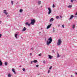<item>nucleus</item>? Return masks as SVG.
<instances>
[{"label":"nucleus","instance_id":"864d4df0","mask_svg":"<svg viewBox=\"0 0 77 77\" xmlns=\"http://www.w3.org/2000/svg\"><path fill=\"white\" fill-rule=\"evenodd\" d=\"M53 29H54V28H53Z\"/></svg>","mask_w":77,"mask_h":77},{"label":"nucleus","instance_id":"c756f323","mask_svg":"<svg viewBox=\"0 0 77 77\" xmlns=\"http://www.w3.org/2000/svg\"><path fill=\"white\" fill-rule=\"evenodd\" d=\"M51 68H52V66H51L50 67V68H49V69H51Z\"/></svg>","mask_w":77,"mask_h":77},{"label":"nucleus","instance_id":"9d476101","mask_svg":"<svg viewBox=\"0 0 77 77\" xmlns=\"http://www.w3.org/2000/svg\"><path fill=\"white\" fill-rule=\"evenodd\" d=\"M12 71L13 72H14V74H16V72H15V71L14 69H12Z\"/></svg>","mask_w":77,"mask_h":77},{"label":"nucleus","instance_id":"412c9836","mask_svg":"<svg viewBox=\"0 0 77 77\" xmlns=\"http://www.w3.org/2000/svg\"><path fill=\"white\" fill-rule=\"evenodd\" d=\"M23 12V9H20V12Z\"/></svg>","mask_w":77,"mask_h":77},{"label":"nucleus","instance_id":"37998d69","mask_svg":"<svg viewBox=\"0 0 77 77\" xmlns=\"http://www.w3.org/2000/svg\"><path fill=\"white\" fill-rule=\"evenodd\" d=\"M60 18H62V16H60Z\"/></svg>","mask_w":77,"mask_h":77},{"label":"nucleus","instance_id":"0eeeda50","mask_svg":"<svg viewBox=\"0 0 77 77\" xmlns=\"http://www.w3.org/2000/svg\"><path fill=\"white\" fill-rule=\"evenodd\" d=\"M30 23L29 24V23H28V22H26L25 23L26 26H28L29 27L30 26Z\"/></svg>","mask_w":77,"mask_h":77},{"label":"nucleus","instance_id":"c03bdc74","mask_svg":"<svg viewBox=\"0 0 77 77\" xmlns=\"http://www.w3.org/2000/svg\"><path fill=\"white\" fill-rule=\"evenodd\" d=\"M75 74H76V75H77V72H75Z\"/></svg>","mask_w":77,"mask_h":77},{"label":"nucleus","instance_id":"6e6552de","mask_svg":"<svg viewBox=\"0 0 77 77\" xmlns=\"http://www.w3.org/2000/svg\"><path fill=\"white\" fill-rule=\"evenodd\" d=\"M73 17H74V15H72L71 16L70 18L69 19V20H71L72 18H73Z\"/></svg>","mask_w":77,"mask_h":77},{"label":"nucleus","instance_id":"4468645a","mask_svg":"<svg viewBox=\"0 0 77 77\" xmlns=\"http://www.w3.org/2000/svg\"><path fill=\"white\" fill-rule=\"evenodd\" d=\"M8 77H11V74L9 73L8 75Z\"/></svg>","mask_w":77,"mask_h":77},{"label":"nucleus","instance_id":"f8f14e48","mask_svg":"<svg viewBox=\"0 0 77 77\" xmlns=\"http://www.w3.org/2000/svg\"><path fill=\"white\" fill-rule=\"evenodd\" d=\"M18 36V35L17 34H15L14 36L15 38H16V39H17L18 37H17V36Z\"/></svg>","mask_w":77,"mask_h":77},{"label":"nucleus","instance_id":"7c9ffc66","mask_svg":"<svg viewBox=\"0 0 77 77\" xmlns=\"http://www.w3.org/2000/svg\"><path fill=\"white\" fill-rule=\"evenodd\" d=\"M43 63L44 64L45 63V60L43 61Z\"/></svg>","mask_w":77,"mask_h":77},{"label":"nucleus","instance_id":"3c124183","mask_svg":"<svg viewBox=\"0 0 77 77\" xmlns=\"http://www.w3.org/2000/svg\"><path fill=\"white\" fill-rule=\"evenodd\" d=\"M39 33H41V32H39Z\"/></svg>","mask_w":77,"mask_h":77},{"label":"nucleus","instance_id":"2f4dec72","mask_svg":"<svg viewBox=\"0 0 77 77\" xmlns=\"http://www.w3.org/2000/svg\"><path fill=\"white\" fill-rule=\"evenodd\" d=\"M10 17V16L9 15H7V17L9 18Z\"/></svg>","mask_w":77,"mask_h":77},{"label":"nucleus","instance_id":"aec40b11","mask_svg":"<svg viewBox=\"0 0 77 77\" xmlns=\"http://www.w3.org/2000/svg\"><path fill=\"white\" fill-rule=\"evenodd\" d=\"M60 57V55H59V53H57V57Z\"/></svg>","mask_w":77,"mask_h":77},{"label":"nucleus","instance_id":"f257e3e1","mask_svg":"<svg viewBox=\"0 0 77 77\" xmlns=\"http://www.w3.org/2000/svg\"><path fill=\"white\" fill-rule=\"evenodd\" d=\"M53 40V39H52V38H51V37H49V38L48 39V40L47 41V43L46 44L47 45H49L51 43V42H52V40Z\"/></svg>","mask_w":77,"mask_h":77},{"label":"nucleus","instance_id":"a878e982","mask_svg":"<svg viewBox=\"0 0 77 77\" xmlns=\"http://www.w3.org/2000/svg\"><path fill=\"white\" fill-rule=\"evenodd\" d=\"M22 70L23 71H24H24H25V68H23L22 69Z\"/></svg>","mask_w":77,"mask_h":77},{"label":"nucleus","instance_id":"09e8293b","mask_svg":"<svg viewBox=\"0 0 77 77\" xmlns=\"http://www.w3.org/2000/svg\"><path fill=\"white\" fill-rule=\"evenodd\" d=\"M73 76H72V75H71V77H72Z\"/></svg>","mask_w":77,"mask_h":77},{"label":"nucleus","instance_id":"5701e85b","mask_svg":"<svg viewBox=\"0 0 77 77\" xmlns=\"http://www.w3.org/2000/svg\"><path fill=\"white\" fill-rule=\"evenodd\" d=\"M11 3L12 5H13V4H14V1H11Z\"/></svg>","mask_w":77,"mask_h":77},{"label":"nucleus","instance_id":"4d7b16f0","mask_svg":"<svg viewBox=\"0 0 77 77\" xmlns=\"http://www.w3.org/2000/svg\"><path fill=\"white\" fill-rule=\"evenodd\" d=\"M38 75H39V74H38Z\"/></svg>","mask_w":77,"mask_h":77},{"label":"nucleus","instance_id":"423d86ee","mask_svg":"<svg viewBox=\"0 0 77 77\" xmlns=\"http://www.w3.org/2000/svg\"><path fill=\"white\" fill-rule=\"evenodd\" d=\"M4 13L5 14V15H8V12H6V10H4Z\"/></svg>","mask_w":77,"mask_h":77},{"label":"nucleus","instance_id":"b1692460","mask_svg":"<svg viewBox=\"0 0 77 77\" xmlns=\"http://www.w3.org/2000/svg\"><path fill=\"white\" fill-rule=\"evenodd\" d=\"M34 50V48H33V47L31 48V50Z\"/></svg>","mask_w":77,"mask_h":77},{"label":"nucleus","instance_id":"8fccbe9b","mask_svg":"<svg viewBox=\"0 0 77 77\" xmlns=\"http://www.w3.org/2000/svg\"><path fill=\"white\" fill-rule=\"evenodd\" d=\"M2 21H0V23H2Z\"/></svg>","mask_w":77,"mask_h":77},{"label":"nucleus","instance_id":"e433bc0d","mask_svg":"<svg viewBox=\"0 0 77 77\" xmlns=\"http://www.w3.org/2000/svg\"><path fill=\"white\" fill-rule=\"evenodd\" d=\"M23 29H26V28L25 27H24L23 28Z\"/></svg>","mask_w":77,"mask_h":77},{"label":"nucleus","instance_id":"72a5a7b5","mask_svg":"<svg viewBox=\"0 0 77 77\" xmlns=\"http://www.w3.org/2000/svg\"><path fill=\"white\" fill-rule=\"evenodd\" d=\"M62 26L63 28H64V25H62Z\"/></svg>","mask_w":77,"mask_h":77},{"label":"nucleus","instance_id":"7ed1b4c3","mask_svg":"<svg viewBox=\"0 0 77 77\" xmlns=\"http://www.w3.org/2000/svg\"><path fill=\"white\" fill-rule=\"evenodd\" d=\"M36 20L35 19H32L31 20V22L30 23L32 25H34V24L35 23V22Z\"/></svg>","mask_w":77,"mask_h":77},{"label":"nucleus","instance_id":"9b49d317","mask_svg":"<svg viewBox=\"0 0 77 77\" xmlns=\"http://www.w3.org/2000/svg\"><path fill=\"white\" fill-rule=\"evenodd\" d=\"M48 57L49 59H52V57H53L52 56H51L50 55H48Z\"/></svg>","mask_w":77,"mask_h":77},{"label":"nucleus","instance_id":"c9c22d12","mask_svg":"<svg viewBox=\"0 0 77 77\" xmlns=\"http://www.w3.org/2000/svg\"><path fill=\"white\" fill-rule=\"evenodd\" d=\"M38 66H39L38 65H36V67H38Z\"/></svg>","mask_w":77,"mask_h":77},{"label":"nucleus","instance_id":"39448f33","mask_svg":"<svg viewBox=\"0 0 77 77\" xmlns=\"http://www.w3.org/2000/svg\"><path fill=\"white\" fill-rule=\"evenodd\" d=\"M52 25V24L51 23L50 25H48L47 27V29H49L50 27H51V26Z\"/></svg>","mask_w":77,"mask_h":77},{"label":"nucleus","instance_id":"f704fd0d","mask_svg":"<svg viewBox=\"0 0 77 77\" xmlns=\"http://www.w3.org/2000/svg\"><path fill=\"white\" fill-rule=\"evenodd\" d=\"M2 36V35L1 34H0V38H1Z\"/></svg>","mask_w":77,"mask_h":77},{"label":"nucleus","instance_id":"1a4fd4ad","mask_svg":"<svg viewBox=\"0 0 77 77\" xmlns=\"http://www.w3.org/2000/svg\"><path fill=\"white\" fill-rule=\"evenodd\" d=\"M54 20V19H53V18H52L50 19V22L51 23V22H52V21H53Z\"/></svg>","mask_w":77,"mask_h":77},{"label":"nucleus","instance_id":"603ef678","mask_svg":"<svg viewBox=\"0 0 77 77\" xmlns=\"http://www.w3.org/2000/svg\"><path fill=\"white\" fill-rule=\"evenodd\" d=\"M42 6H41V8H42Z\"/></svg>","mask_w":77,"mask_h":77},{"label":"nucleus","instance_id":"49530a36","mask_svg":"<svg viewBox=\"0 0 77 77\" xmlns=\"http://www.w3.org/2000/svg\"><path fill=\"white\" fill-rule=\"evenodd\" d=\"M19 67L20 68H21V66H19Z\"/></svg>","mask_w":77,"mask_h":77},{"label":"nucleus","instance_id":"dca6fc26","mask_svg":"<svg viewBox=\"0 0 77 77\" xmlns=\"http://www.w3.org/2000/svg\"><path fill=\"white\" fill-rule=\"evenodd\" d=\"M41 3V1H38V5H40Z\"/></svg>","mask_w":77,"mask_h":77},{"label":"nucleus","instance_id":"a18cd8bd","mask_svg":"<svg viewBox=\"0 0 77 77\" xmlns=\"http://www.w3.org/2000/svg\"><path fill=\"white\" fill-rule=\"evenodd\" d=\"M30 55H32V53H30Z\"/></svg>","mask_w":77,"mask_h":77},{"label":"nucleus","instance_id":"58836bf2","mask_svg":"<svg viewBox=\"0 0 77 77\" xmlns=\"http://www.w3.org/2000/svg\"><path fill=\"white\" fill-rule=\"evenodd\" d=\"M74 0H71V2H73Z\"/></svg>","mask_w":77,"mask_h":77},{"label":"nucleus","instance_id":"6e6d98bb","mask_svg":"<svg viewBox=\"0 0 77 77\" xmlns=\"http://www.w3.org/2000/svg\"><path fill=\"white\" fill-rule=\"evenodd\" d=\"M17 4L18 3V2H17Z\"/></svg>","mask_w":77,"mask_h":77},{"label":"nucleus","instance_id":"f3484780","mask_svg":"<svg viewBox=\"0 0 77 77\" xmlns=\"http://www.w3.org/2000/svg\"><path fill=\"white\" fill-rule=\"evenodd\" d=\"M5 66H7V65H8V62H5Z\"/></svg>","mask_w":77,"mask_h":77},{"label":"nucleus","instance_id":"f03ea898","mask_svg":"<svg viewBox=\"0 0 77 77\" xmlns=\"http://www.w3.org/2000/svg\"><path fill=\"white\" fill-rule=\"evenodd\" d=\"M61 43H62V41L61 40V39H59L57 41V45L58 46L59 45H61Z\"/></svg>","mask_w":77,"mask_h":77},{"label":"nucleus","instance_id":"4be33fe9","mask_svg":"<svg viewBox=\"0 0 77 77\" xmlns=\"http://www.w3.org/2000/svg\"><path fill=\"white\" fill-rule=\"evenodd\" d=\"M59 16H57L56 17V19H59Z\"/></svg>","mask_w":77,"mask_h":77},{"label":"nucleus","instance_id":"bb28decb","mask_svg":"<svg viewBox=\"0 0 77 77\" xmlns=\"http://www.w3.org/2000/svg\"><path fill=\"white\" fill-rule=\"evenodd\" d=\"M26 29H23L22 30V32H24V31H26Z\"/></svg>","mask_w":77,"mask_h":77},{"label":"nucleus","instance_id":"ea45409f","mask_svg":"<svg viewBox=\"0 0 77 77\" xmlns=\"http://www.w3.org/2000/svg\"><path fill=\"white\" fill-rule=\"evenodd\" d=\"M52 51L53 53H54V50H53Z\"/></svg>","mask_w":77,"mask_h":77},{"label":"nucleus","instance_id":"a19ab883","mask_svg":"<svg viewBox=\"0 0 77 77\" xmlns=\"http://www.w3.org/2000/svg\"><path fill=\"white\" fill-rule=\"evenodd\" d=\"M31 64H32V63H33V61H31Z\"/></svg>","mask_w":77,"mask_h":77},{"label":"nucleus","instance_id":"c85d7f7f","mask_svg":"<svg viewBox=\"0 0 77 77\" xmlns=\"http://www.w3.org/2000/svg\"><path fill=\"white\" fill-rule=\"evenodd\" d=\"M16 33V34H17L18 35L19 34V32H17Z\"/></svg>","mask_w":77,"mask_h":77},{"label":"nucleus","instance_id":"de8ad7c7","mask_svg":"<svg viewBox=\"0 0 77 77\" xmlns=\"http://www.w3.org/2000/svg\"><path fill=\"white\" fill-rule=\"evenodd\" d=\"M60 26V25H58V27H59Z\"/></svg>","mask_w":77,"mask_h":77},{"label":"nucleus","instance_id":"5fc2aeb1","mask_svg":"<svg viewBox=\"0 0 77 77\" xmlns=\"http://www.w3.org/2000/svg\"><path fill=\"white\" fill-rule=\"evenodd\" d=\"M74 1H76V0H74Z\"/></svg>","mask_w":77,"mask_h":77},{"label":"nucleus","instance_id":"2eb2a0df","mask_svg":"<svg viewBox=\"0 0 77 77\" xmlns=\"http://www.w3.org/2000/svg\"><path fill=\"white\" fill-rule=\"evenodd\" d=\"M2 62L0 60V66H2Z\"/></svg>","mask_w":77,"mask_h":77},{"label":"nucleus","instance_id":"ddd939ff","mask_svg":"<svg viewBox=\"0 0 77 77\" xmlns=\"http://www.w3.org/2000/svg\"><path fill=\"white\" fill-rule=\"evenodd\" d=\"M38 62V61L36 60H34V61H33V62L34 63H36V62Z\"/></svg>","mask_w":77,"mask_h":77},{"label":"nucleus","instance_id":"4c0bfd02","mask_svg":"<svg viewBox=\"0 0 77 77\" xmlns=\"http://www.w3.org/2000/svg\"><path fill=\"white\" fill-rule=\"evenodd\" d=\"M55 32V30L54 29L53 30V32Z\"/></svg>","mask_w":77,"mask_h":77},{"label":"nucleus","instance_id":"79ce46f5","mask_svg":"<svg viewBox=\"0 0 77 77\" xmlns=\"http://www.w3.org/2000/svg\"><path fill=\"white\" fill-rule=\"evenodd\" d=\"M75 15H77V12L76 13Z\"/></svg>","mask_w":77,"mask_h":77},{"label":"nucleus","instance_id":"13d9d810","mask_svg":"<svg viewBox=\"0 0 77 77\" xmlns=\"http://www.w3.org/2000/svg\"><path fill=\"white\" fill-rule=\"evenodd\" d=\"M22 37H21V38H22Z\"/></svg>","mask_w":77,"mask_h":77},{"label":"nucleus","instance_id":"cd10ccee","mask_svg":"<svg viewBox=\"0 0 77 77\" xmlns=\"http://www.w3.org/2000/svg\"><path fill=\"white\" fill-rule=\"evenodd\" d=\"M50 70H48V74H49V73H50Z\"/></svg>","mask_w":77,"mask_h":77},{"label":"nucleus","instance_id":"473e14b6","mask_svg":"<svg viewBox=\"0 0 77 77\" xmlns=\"http://www.w3.org/2000/svg\"><path fill=\"white\" fill-rule=\"evenodd\" d=\"M41 55H42L41 54H38V56H41Z\"/></svg>","mask_w":77,"mask_h":77},{"label":"nucleus","instance_id":"20e7f679","mask_svg":"<svg viewBox=\"0 0 77 77\" xmlns=\"http://www.w3.org/2000/svg\"><path fill=\"white\" fill-rule=\"evenodd\" d=\"M48 14H50L52 12L51 9V8H50V7L48 8Z\"/></svg>","mask_w":77,"mask_h":77},{"label":"nucleus","instance_id":"393cba45","mask_svg":"<svg viewBox=\"0 0 77 77\" xmlns=\"http://www.w3.org/2000/svg\"><path fill=\"white\" fill-rule=\"evenodd\" d=\"M52 7L53 8H54L55 7V5L53 4Z\"/></svg>","mask_w":77,"mask_h":77},{"label":"nucleus","instance_id":"a211bd4d","mask_svg":"<svg viewBox=\"0 0 77 77\" xmlns=\"http://www.w3.org/2000/svg\"><path fill=\"white\" fill-rule=\"evenodd\" d=\"M68 8H72V5H69V6H68Z\"/></svg>","mask_w":77,"mask_h":77},{"label":"nucleus","instance_id":"6ab92c4d","mask_svg":"<svg viewBox=\"0 0 77 77\" xmlns=\"http://www.w3.org/2000/svg\"><path fill=\"white\" fill-rule=\"evenodd\" d=\"M75 25H73L72 26V29H74V28H75Z\"/></svg>","mask_w":77,"mask_h":77}]
</instances>
